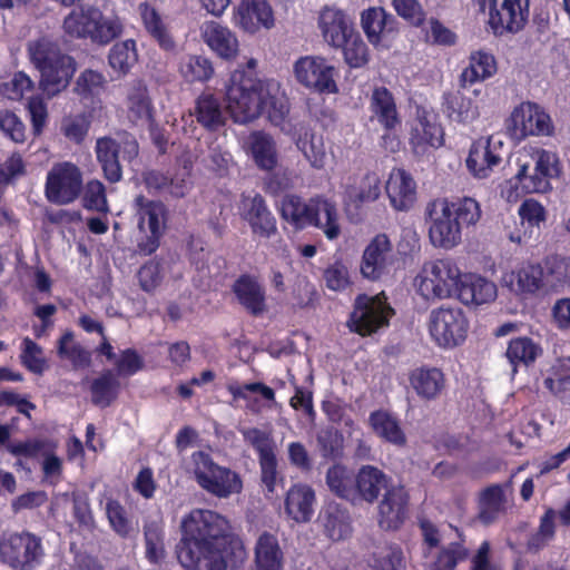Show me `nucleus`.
I'll list each match as a JSON object with an SVG mask.
<instances>
[{
    "instance_id": "26",
    "label": "nucleus",
    "mask_w": 570,
    "mask_h": 570,
    "mask_svg": "<svg viewBox=\"0 0 570 570\" xmlns=\"http://www.w3.org/2000/svg\"><path fill=\"white\" fill-rule=\"evenodd\" d=\"M497 286L493 282L475 274H463L455 293V297L463 304L481 305L495 299Z\"/></svg>"
},
{
    "instance_id": "48",
    "label": "nucleus",
    "mask_w": 570,
    "mask_h": 570,
    "mask_svg": "<svg viewBox=\"0 0 570 570\" xmlns=\"http://www.w3.org/2000/svg\"><path fill=\"white\" fill-rule=\"evenodd\" d=\"M326 484L337 497L355 500V475L347 468L340 464L330 468L326 473Z\"/></svg>"
},
{
    "instance_id": "32",
    "label": "nucleus",
    "mask_w": 570,
    "mask_h": 570,
    "mask_svg": "<svg viewBox=\"0 0 570 570\" xmlns=\"http://www.w3.org/2000/svg\"><path fill=\"white\" fill-rule=\"evenodd\" d=\"M315 493L306 484H294L285 499V512L295 522H307L313 515Z\"/></svg>"
},
{
    "instance_id": "9",
    "label": "nucleus",
    "mask_w": 570,
    "mask_h": 570,
    "mask_svg": "<svg viewBox=\"0 0 570 570\" xmlns=\"http://www.w3.org/2000/svg\"><path fill=\"white\" fill-rule=\"evenodd\" d=\"M41 541L29 532H3L0 535V561L16 570H33L41 562Z\"/></svg>"
},
{
    "instance_id": "3",
    "label": "nucleus",
    "mask_w": 570,
    "mask_h": 570,
    "mask_svg": "<svg viewBox=\"0 0 570 570\" xmlns=\"http://www.w3.org/2000/svg\"><path fill=\"white\" fill-rule=\"evenodd\" d=\"M424 214L431 245L450 250L461 244L463 228L481 219L482 210L479 202L471 197L455 202L438 198L426 204Z\"/></svg>"
},
{
    "instance_id": "63",
    "label": "nucleus",
    "mask_w": 570,
    "mask_h": 570,
    "mask_svg": "<svg viewBox=\"0 0 570 570\" xmlns=\"http://www.w3.org/2000/svg\"><path fill=\"white\" fill-rule=\"evenodd\" d=\"M106 85V78L101 72L86 69L77 78L75 91L83 99L100 95Z\"/></svg>"
},
{
    "instance_id": "58",
    "label": "nucleus",
    "mask_w": 570,
    "mask_h": 570,
    "mask_svg": "<svg viewBox=\"0 0 570 570\" xmlns=\"http://www.w3.org/2000/svg\"><path fill=\"white\" fill-rule=\"evenodd\" d=\"M197 120L206 128L216 129L224 124L220 104L213 95H203L196 104Z\"/></svg>"
},
{
    "instance_id": "29",
    "label": "nucleus",
    "mask_w": 570,
    "mask_h": 570,
    "mask_svg": "<svg viewBox=\"0 0 570 570\" xmlns=\"http://www.w3.org/2000/svg\"><path fill=\"white\" fill-rule=\"evenodd\" d=\"M285 556L276 535L264 531L254 546L256 570H283Z\"/></svg>"
},
{
    "instance_id": "43",
    "label": "nucleus",
    "mask_w": 570,
    "mask_h": 570,
    "mask_svg": "<svg viewBox=\"0 0 570 570\" xmlns=\"http://www.w3.org/2000/svg\"><path fill=\"white\" fill-rule=\"evenodd\" d=\"M466 556V549L458 541L448 542L436 551H424L425 566L430 570H453Z\"/></svg>"
},
{
    "instance_id": "36",
    "label": "nucleus",
    "mask_w": 570,
    "mask_h": 570,
    "mask_svg": "<svg viewBox=\"0 0 570 570\" xmlns=\"http://www.w3.org/2000/svg\"><path fill=\"white\" fill-rule=\"evenodd\" d=\"M311 225L322 229L327 239H336L341 234V226L335 204L326 198H314Z\"/></svg>"
},
{
    "instance_id": "42",
    "label": "nucleus",
    "mask_w": 570,
    "mask_h": 570,
    "mask_svg": "<svg viewBox=\"0 0 570 570\" xmlns=\"http://www.w3.org/2000/svg\"><path fill=\"white\" fill-rule=\"evenodd\" d=\"M371 109L384 128L394 129L400 125V117L393 95L385 87H377L373 90Z\"/></svg>"
},
{
    "instance_id": "38",
    "label": "nucleus",
    "mask_w": 570,
    "mask_h": 570,
    "mask_svg": "<svg viewBox=\"0 0 570 570\" xmlns=\"http://www.w3.org/2000/svg\"><path fill=\"white\" fill-rule=\"evenodd\" d=\"M392 22H394L393 17L387 14L383 8L373 7L361 14V26L368 41L374 46H379L390 33Z\"/></svg>"
},
{
    "instance_id": "46",
    "label": "nucleus",
    "mask_w": 570,
    "mask_h": 570,
    "mask_svg": "<svg viewBox=\"0 0 570 570\" xmlns=\"http://www.w3.org/2000/svg\"><path fill=\"white\" fill-rule=\"evenodd\" d=\"M541 355L542 347L540 344L525 336L511 340L505 352V356L513 367L520 364L528 366ZM513 372H515V368H513Z\"/></svg>"
},
{
    "instance_id": "20",
    "label": "nucleus",
    "mask_w": 570,
    "mask_h": 570,
    "mask_svg": "<svg viewBox=\"0 0 570 570\" xmlns=\"http://www.w3.org/2000/svg\"><path fill=\"white\" fill-rule=\"evenodd\" d=\"M317 27L323 40L331 47H343L355 31L352 19L340 8L326 6L321 9Z\"/></svg>"
},
{
    "instance_id": "55",
    "label": "nucleus",
    "mask_w": 570,
    "mask_h": 570,
    "mask_svg": "<svg viewBox=\"0 0 570 570\" xmlns=\"http://www.w3.org/2000/svg\"><path fill=\"white\" fill-rule=\"evenodd\" d=\"M96 7L82 6L72 9L63 19V31L71 38L83 39L88 33L90 22H92Z\"/></svg>"
},
{
    "instance_id": "37",
    "label": "nucleus",
    "mask_w": 570,
    "mask_h": 570,
    "mask_svg": "<svg viewBox=\"0 0 570 570\" xmlns=\"http://www.w3.org/2000/svg\"><path fill=\"white\" fill-rule=\"evenodd\" d=\"M541 274L544 289L564 286L570 281V257L559 254L547 256L541 264Z\"/></svg>"
},
{
    "instance_id": "11",
    "label": "nucleus",
    "mask_w": 570,
    "mask_h": 570,
    "mask_svg": "<svg viewBox=\"0 0 570 570\" xmlns=\"http://www.w3.org/2000/svg\"><path fill=\"white\" fill-rule=\"evenodd\" d=\"M83 189L81 169L72 161L55 163L47 173L45 195L56 205L73 203Z\"/></svg>"
},
{
    "instance_id": "4",
    "label": "nucleus",
    "mask_w": 570,
    "mask_h": 570,
    "mask_svg": "<svg viewBox=\"0 0 570 570\" xmlns=\"http://www.w3.org/2000/svg\"><path fill=\"white\" fill-rule=\"evenodd\" d=\"M562 173V165L556 151L524 147L515 157L514 179L527 194H544L552 189L551 179Z\"/></svg>"
},
{
    "instance_id": "12",
    "label": "nucleus",
    "mask_w": 570,
    "mask_h": 570,
    "mask_svg": "<svg viewBox=\"0 0 570 570\" xmlns=\"http://www.w3.org/2000/svg\"><path fill=\"white\" fill-rule=\"evenodd\" d=\"M293 73L296 81L306 89L321 94H335L337 91L336 69L324 57H301L293 65Z\"/></svg>"
},
{
    "instance_id": "41",
    "label": "nucleus",
    "mask_w": 570,
    "mask_h": 570,
    "mask_svg": "<svg viewBox=\"0 0 570 570\" xmlns=\"http://www.w3.org/2000/svg\"><path fill=\"white\" fill-rule=\"evenodd\" d=\"M373 432L384 441L396 446L406 443V436L399 420L386 411H375L368 417Z\"/></svg>"
},
{
    "instance_id": "44",
    "label": "nucleus",
    "mask_w": 570,
    "mask_h": 570,
    "mask_svg": "<svg viewBox=\"0 0 570 570\" xmlns=\"http://www.w3.org/2000/svg\"><path fill=\"white\" fill-rule=\"evenodd\" d=\"M96 154L105 177L111 183L119 181L122 176L119 164L120 145L111 138H99L96 142Z\"/></svg>"
},
{
    "instance_id": "18",
    "label": "nucleus",
    "mask_w": 570,
    "mask_h": 570,
    "mask_svg": "<svg viewBox=\"0 0 570 570\" xmlns=\"http://www.w3.org/2000/svg\"><path fill=\"white\" fill-rule=\"evenodd\" d=\"M502 163V142L494 137H480L469 149L465 166L475 179L489 178Z\"/></svg>"
},
{
    "instance_id": "45",
    "label": "nucleus",
    "mask_w": 570,
    "mask_h": 570,
    "mask_svg": "<svg viewBox=\"0 0 570 570\" xmlns=\"http://www.w3.org/2000/svg\"><path fill=\"white\" fill-rule=\"evenodd\" d=\"M543 384L552 394L570 391V357L554 358L543 372Z\"/></svg>"
},
{
    "instance_id": "51",
    "label": "nucleus",
    "mask_w": 570,
    "mask_h": 570,
    "mask_svg": "<svg viewBox=\"0 0 570 570\" xmlns=\"http://www.w3.org/2000/svg\"><path fill=\"white\" fill-rule=\"evenodd\" d=\"M127 108L131 121L145 124L151 120L153 106L145 86L137 83L130 89Z\"/></svg>"
},
{
    "instance_id": "5",
    "label": "nucleus",
    "mask_w": 570,
    "mask_h": 570,
    "mask_svg": "<svg viewBox=\"0 0 570 570\" xmlns=\"http://www.w3.org/2000/svg\"><path fill=\"white\" fill-rule=\"evenodd\" d=\"M29 57L40 72L39 86L50 98L65 90L76 71L75 60L47 39L29 43Z\"/></svg>"
},
{
    "instance_id": "54",
    "label": "nucleus",
    "mask_w": 570,
    "mask_h": 570,
    "mask_svg": "<svg viewBox=\"0 0 570 570\" xmlns=\"http://www.w3.org/2000/svg\"><path fill=\"white\" fill-rule=\"evenodd\" d=\"M179 72L188 82L207 81L214 73L210 60L203 56H185L179 63Z\"/></svg>"
},
{
    "instance_id": "19",
    "label": "nucleus",
    "mask_w": 570,
    "mask_h": 570,
    "mask_svg": "<svg viewBox=\"0 0 570 570\" xmlns=\"http://www.w3.org/2000/svg\"><path fill=\"white\" fill-rule=\"evenodd\" d=\"M343 204L347 214L357 212L363 205L373 203L381 195V179L374 171L351 176L343 185Z\"/></svg>"
},
{
    "instance_id": "34",
    "label": "nucleus",
    "mask_w": 570,
    "mask_h": 570,
    "mask_svg": "<svg viewBox=\"0 0 570 570\" xmlns=\"http://www.w3.org/2000/svg\"><path fill=\"white\" fill-rule=\"evenodd\" d=\"M323 533L334 542L351 537L352 527L348 513L337 504H328L320 514Z\"/></svg>"
},
{
    "instance_id": "6",
    "label": "nucleus",
    "mask_w": 570,
    "mask_h": 570,
    "mask_svg": "<svg viewBox=\"0 0 570 570\" xmlns=\"http://www.w3.org/2000/svg\"><path fill=\"white\" fill-rule=\"evenodd\" d=\"M461 279V269L450 258L425 262L416 274L413 286L425 301H440L455 297Z\"/></svg>"
},
{
    "instance_id": "23",
    "label": "nucleus",
    "mask_w": 570,
    "mask_h": 570,
    "mask_svg": "<svg viewBox=\"0 0 570 570\" xmlns=\"http://www.w3.org/2000/svg\"><path fill=\"white\" fill-rule=\"evenodd\" d=\"M204 42L222 59L234 60L238 56L239 42L236 35L216 21L202 26Z\"/></svg>"
},
{
    "instance_id": "53",
    "label": "nucleus",
    "mask_w": 570,
    "mask_h": 570,
    "mask_svg": "<svg viewBox=\"0 0 570 570\" xmlns=\"http://www.w3.org/2000/svg\"><path fill=\"white\" fill-rule=\"evenodd\" d=\"M219 468L220 465L215 463L212 456L204 451L194 452L187 465L188 471L203 490L213 485L210 480H214L216 470H219Z\"/></svg>"
},
{
    "instance_id": "14",
    "label": "nucleus",
    "mask_w": 570,
    "mask_h": 570,
    "mask_svg": "<svg viewBox=\"0 0 570 570\" xmlns=\"http://www.w3.org/2000/svg\"><path fill=\"white\" fill-rule=\"evenodd\" d=\"M395 262L396 254L390 237L377 234L363 250L360 272L364 278L379 281L390 274Z\"/></svg>"
},
{
    "instance_id": "59",
    "label": "nucleus",
    "mask_w": 570,
    "mask_h": 570,
    "mask_svg": "<svg viewBox=\"0 0 570 570\" xmlns=\"http://www.w3.org/2000/svg\"><path fill=\"white\" fill-rule=\"evenodd\" d=\"M119 382L111 371L104 372L91 384L92 402L99 406H108L116 399Z\"/></svg>"
},
{
    "instance_id": "13",
    "label": "nucleus",
    "mask_w": 570,
    "mask_h": 570,
    "mask_svg": "<svg viewBox=\"0 0 570 570\" xmlns=\"http://www.w3.org/2000/svg\"><path fill=\"white\" fill-rule=\"evenodd\" d=\"M393 309L387 305L384 293L376 296L361 295L356 298L348 326L352 331L368 335L386 325Z\"/></svg>"
},
{
    "instance_id": "64",
    "label": "nucleus",
    "mask_w": 570,
    "mask_h": 570,
    "mask_svg": "<svg viewBox=\"0 0 570 570\" xmlns=\"http://www.w3.org/2000/svg\"><path fill=\"white\" fill-rule=\"evenodd\" d=\"M244 440L258 453V460L275 455V442L269 433L257 428L243 429Z\"/></svg>"
},
{
    "instance_id": "61",
    "label": "nucleus",
    "mask_w": 570,
    "mask_h": 570,
    "mask_svg": "<svg viewBox=\"0 0 570 570\" xmlns=\"http://www.w3.org/2000/svg\"><path fill=\"white\" fill-rule=\"evenodd\" d=\"M137 61L136 43L126 40L112 46L109 52L110 67L120 73H126Z\"/></svg>"
},
{
    "instance_id": "47",
    "label": "nucleus",
    "mask_w": 570,
    "mask_h": 570,
    "mask_svg": "<svg viewBox=\"0 0 570 570\" xmlns=\"http://www.w3.org/2000/svg\"><path fill=\"white\" fill-rule=\"evenodd\" d=\"M314 198L303 202L297 196H286L282 202L281 215L295 228L311 226Z\"/></svg>"
},
{
    "instance_id": "1",
    "label": "nucleus",
    "mask_w": 570,
    "mask_h": 570,
    "mask_svg": "<svg viewBox=\"0 0 570 570\" xmlns=\"http://www.w3.org/2000/svg\"><path fill=\"white\" fill-rule=\"evenodd\" d=\"M179 529L177 558L185 570L237 569L247 559L244 542L216 511L193 509L181 518Z\"/></svg>"
},
{
    "instance_id": "15",
    "label": "nucleus",
    "mask_w": 570,
    "mask_h": 570,
    "mask_svg": "<svg viewBox=\"0 0 570 570\" xmlns=\"http://www.w3.org/2000/svg\"><path fill=\"white\" fill-rule=\"evenodd\" d=\"M489 9V23L495 33L520 31L529 17V0H483Z\"/></svg>"
},
{
    "instance_id": "56",
    "label": "nucleus",
    "mask_w": 570,
    "mask_h": 570,
    "mask_svg": "<svg viewBox=\"0 0 570 570\" xmlns=\"http://www.w3.org/2000/svg\"><path fill=\"white\" fill-rule=\"evenodd\" d=\"M139 13L146 30L159 42L165 49H171L174 41L167 32L158 12L147 3L139 6Z\"/></svg>"
},
{
    "instance_id": "17",
    "label": "nucleus",
    "mask_w": 570,
    "mask_h": 570,
    "mask_svg": "<svg viewBox=\"0 0 570 570\" xmlns=\"http://www.w3.org/2000/svg\"><path fill=\"white\" fill-rule=\"evenodd\" d=\"M410 144L419 156L429 154L444 144V131L433 110L417 109L411 128Z\"/></svg>"
},
{
    "instance_id": "24",
    "label": "nucleus",
    "mask_w": 570,
    "mask_h": 570,
    "mask_svg": "<svg viewBox=\"0 0 570 570\" xmlns=\"http://www.w3.org/2000/svg\"><path fill=\"white\" fill-rule=\"evenodd\" d=\"M385 189L392 207L396 210H407L416 200V183L404 169L395 168L390 173Z\"/></svg>"
},
{
    "instance_id": "10",
    "label": "nucleus",
    "mask_w": 570,
    "mask_h": 570,
    "mask_svg": "<svg viewBox=\"0 0 570 570\" xmlns=\"http://www.w3.org/2000/svg\"><path fill=\"white\" fill-rule=\"evenodd\" d=\"M135 208L140 234L138 248L141 253L150 255L158 248L166 230L168 212L163 203L149 200L142 195L136 197Z\"/></svg>"
},
{
    "instance_id": "7",
    "label": "nucleus",
    "mask_w": 570,
    "mask_h": 570,
    "mask_svg": "<svg viewBox=\"0 0 570 570\" xmlns=\"http://www.w3.org/2000/svg\"><path fill=\"white\" fill-rule=\"evenodd\" d=\"M429 334L440 348L452 350L462 345L469 334L470 322L460 307H439L429 316Z\"/></svg>"
},
{
    "instance_id": "21",
    "label": "nucleus",
    "mask_w": 570,
    "mask_h": 570,
    "mask_svg": "<svg viewBox=\"0 0 570 570\" xmlns=\"http://www.w3.org/2000/svg\"><path fill=\"white\" fill-rule=\"evenodd\" d=\"M233 21L236 27L252 35L275 24L274 12L267 0H240L234 9Z\"/></svg>"
},
{
    "instance_id": "27",
    "label": "nucleus",
    "mask_w": 570,
    "mask_h": 570,
    "mask_svg": "<svg viewBox=\"0 0 570 570\" xmlns=\"http://www.w3.org/2000/svg\"><path fill=\"white\" fill-rule=\"evenodd\" d=\"M243 148L259 169L269 171L277 166L276 142L271 135L253 131L245 138Z\"/></svg>"
},
{
    "instance_id": "57",
    "label": "nucleus",
    "mask_w": 570,
    "mask_h": 570,
    "mask_svg": "<svg viewBox=\"0 0 570 570\" xmlns=\"http://www.w3.org/2000/svg\"><path fill=\"white\" fill-rule=\"evenodd\" d=\"M58 354L69 361L76 368H85L90 365L91 355L75 341L71 332H66L58 342Z\"/></svg>"
},
{
    "instance_id": "8",
    "label": "nucleus",
    "mask_w": 570,
    "mask_h": 570,
    "mask_svg": "<svg viewBox=\"0 0 570 570\" xmlns=\"http://www.w3.org/2000/svg\"><path fill=\"white\" fill-rule=\"evenodd\" d=\"M505 127L511 138L518 141L528 137H550L554 132L550 115L532 101L517 105L505 120Z\"/></svg>"
},
{
    "instance_id": "16",
    "label": "nucleus",
    "mask_w": 570,
    "mask_h": 570,
    "mask_svg": "<svg viewBox=\"0 0 570 570\" xmlns=\"http://www.w3.org/2000/svg\"><path fill=\"white\" fill-rule=\"evenodd\" d=\"M237 210L249 225L254 237L268 239L277 234L276 218L258 193L243 194Z\"/></svg>"
},
{
    "instance_id": "35",
    "label": "nucleus",
    "mask_w": 570,
    "mask_h": 570,
    "mask_svg": "<svg viewBox=\"0 0 570 570\" xmlns=\"http://www.w3.org/2000/svg\"><path fill=\"white\" fill-rule=\"evenodd\" d=\"M233 291L238 302L253 315H259L265 311V292L262 285L250 276L238 278Z\"/></svg>"
},
{
    "instance_id": "62",
    "label": "nucleus",
    "mask_w": 570,
    "mask_h": 570,
    "mask_svg": "<svg viewBox=\"0 0 570 570\" xmlns=\"http://www.w3.org/2000/svg\"><path fill=\"white\" fill-rule=\"evenodd\" d=\"M340 49H343L344 59L352 68H361L370 60L367 46L356 30Z\"/></svg>"
},
{
    "instance_id": "22",
    "label": "nucleus",
    "mask_w": 570,
    "mask_h": 570,
    "mask_svg": "<svg viewBox=\"0 0 570 570\" xmlns=\"http://www.w3.org/2000/svg\"><path fill=\"white\" fill-rule=\"evenodd\" d=\"M409 495L402 485H391L379 504L377 520L382 529L396 530L407 517Z\"/></svg>"
},
{
    "instance_id": "2",
    "label": "nucleus",
    "mask_w": 570,
    "mask_h": 570,
    "mask_svg": "<svg viewBox=\"0 0 570 570\" xmlns=\"http://www.w3.org/2000/svg\"><path fill=\"white\" fill-rule=\"evenodd\" d=\"M257 60L249 58L248 70L235 69L225 83L226 109L239 124H247L265 114L274 126L284 127L289 114V102L279 81L258 78L253 70Z\"/></svg>"
},
{
    "instance_id": "30",
    "label": "nucleus",
    "mask_w": 570,
    "mask_h": 570,
    "mask_svg": "<svg viewBox=\"0 0 570 570\" xmlns=\"http://www.w3.org/2000/svg\"><path fill=\"white\" fill-rule=\"evenodd\" d=\"M389 476L379 468L373 465H363L355 475V500L362 499L373 503L382 490L387 491Z\"/></svg>"
},
{
    "instance_id": "33",
    "label": "nucleus",
    "mask_w": 570,
    "mask_h": 570,
    "mask_svg": "<svg viewBox=\"0 0 570 570\" xmlns=\"http://www.w3.org/2000/svg\"><path fill=\"white\" fill-rule=\"evenodd\" d=\"M442 106L445 116L458 124L470 125L480 117L478 102L460 91L445 94Z\"/></svg>"
},
{
    "instance_id": "49",
    "label": "nucleus",
    "mask_w": 570,
    "mask_h": 570,
    "mask_svg": "<svg viewBox=\"0 0 570 570\" xmlns=\"http://www.w3.org/2000/svg\"><path fill=\"white\" fill-rule=\"evenodd\" d=\"M370 570H403L402 550L394 544H382L374 549L367 559Z\"/></svg>"
},
{
    "instance_id": "31",
    "label": "nucleus",
    "mask_w": 570,
    "mask_h": 570,
    "mask_svg": "<svg viewBox=\"0 0 570 570\" xmlns=\"http://www.w3.org/2000/svg\"><path fill=\"white\" fill-rule=\"evenodd\" d=\"M498 66L494 56L484 50L472 51L469 56V63L462 70L460 83L462 87L472 86L485 81L497 73Z\"/></svg>"
},
{
    "instance_id": "50",
    "label": "nucleus",
    "mask_w": 570,
    "mask_h": 570,
    "mask_svg": "<svg viewBox=\"0 0 570 570\" xmlns=\"http://www.w3.org/2000/svg\"><path fill=\"white\" fill-rule=\"evenodd\" d=\"M213 485L206 487L204 490L209 494L226 499L233 494H238L243 489V481L240 476L233 470L220 466L216 470L214 480H210Z\"/></svg>"
},
{
    "instance_id": "39",
    "label": "nucleus",
    "mask_w": 570,
    "mask_h": 570,
    "mask_svg": "<svg viewBox=\"0 0 570 570\" xmlns=\"http://www.w3.org/2000/svg\"><path fill=\"white\" fill-rule=\"evenodd\" d=\"M122 32V24L117 17L105 16L98 8L83 39L97 45H108Z\"/></svg>"
},
{
    "instance_id": "60",
    "label": "nucleus",
    "mask_w": 570,
    "mask_h": 570,
    "mask_svg": "<svg viewBox=\"0 0 570 570\" xmlns=\"http://www.w3.org/2000/svg\"><path fill=\"white\" fill-rule=\"evenodd\" d=\"M145 556L154 564L160 563L166 557L164 530L159 523L153 522L145 527Z\"/></svg>"
},
{
    "instance_id": "40",
    "label": "nucleus",
    "mask_w": 570,
    "mask_h": 570,
    "mask_svg": "<svg viewBox=\"0 0 570 570\" xmlns=\"http://www.w3.org/2000/svg\"><path fill=\"white\" fill-rule=\"evenodd\" d=\"M297 147L316 169L324 168L333 157L325 146L323 136L311 130H305L299 136Z\"/></svg>"
},
{
    "instance_id": "52",
    "label": "nucleus",
    "mask_w": 570,
    "mask_h": 570,
    "mask_svg": "<svg viewBox=\"0 0 570 570\" xmlns=\"http://www.w3.org/2000/svg\"><path fill=\"white\" fill-rule=\"evenodd\" d=\"M505 511V497L500 487L487 489L481 497L479 518L484 524L494 522Z\"/></svg>"
},
{
    "instance_id": "25",
    "label": "nucleus",
    "mask_w": 570,
    "mask_h": 570,
    "mask_svg": "<svg viewBox=\"0 0 570 570\" xmlns=\"http://www.w3.org/2000/svg\"><path fill=\"white\" fill-rule=\"evenodd\" d=\"M541 265L523 263L502 276V283L517 295H532L544 289Z\"/></svg>"
},
{
    "instance_id": "28",
    "label": "nucleus",
    "mask_w": 570,
    "mask_h": 570,
    "mask_svg": "<svg viewBox=\"0 0 570 570\" xmlns=\"http://www.w3.org/2000/svg\"><path fill=\"white\" fill-rule=\"evenodd\" d=\"M410 385L423 400L438 399L445 389L444 373L434 366H421L411 371Z\"/></svg>"
}]
</instances>
